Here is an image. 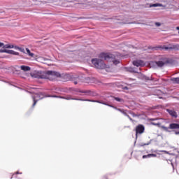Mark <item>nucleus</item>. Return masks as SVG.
<instances>
[{
	"label": "nucleus",
	"instance_id": "f257e3e1",
	"mask_svg": "<svg viewBox=\"0 0 179 179\" xmlns=\"http://www.w3.org/2000/svg\"><path fill=\"white\" fill-rule=\"evenodd\" d=\"M34 78H37L38 79H48V80H57L58 78H61V73L57 71H38L34 74Z\"/></svg>",
	"mask_w": 179,
	"mask_h": 179
},
{
	"label": "nucleus",
	"instance_id": "f03ea898",
	"mask_svg": "<svg viewBox=\"0 0 179 179\" xmlns=\"http://www.w3.org/2000/svg\"><path fill=\"white\" fill-rule=\"evenodd\" d=\"M99 58H101V59L108 61V62H113L114 65H118V64H120V62L115 59V55H113L111 53L102 52L99 54Z\"/></svg>",
	"mask_w": 179,
	"mask_h": 179
},
{
	"label": "nucleus",
	"instance_id": "7ed1b4c3",
	"mask_svg": "<svg viewBox=\"0 0 179 179\" xmlns=\"http://www.w3.org/2000/svg\"><path fill=\"white\" fill-rule=\"evenodd\" d=\"M148 48L151 50H155V51H157L158 50H164L165 51H167V50H179V45H169V46L166 45H158L155 47L150 46Z\"/></svg>",
	"mask_w": 179,
	"mask_h": 179
},
{
	"label": "nucleus",
	"instance_id": "20e7f679",
	"mask_svg": "<svg viewBox=\"0 0 179 179\" xmlns=\"http://www.w3.org/2000/svg\"><path fill=\"white\" fill-rule=\"evenodd\" d=\"M92 64L94 68L96 69H106V64H104V62L101 59H92Z\"/></svg>",
	"mask_w": 179,
	"mask_h": 179
},
{
	"label": "nucleus",
	"instance_id": "39448f33",
	"mask_svg": "<svg viewBox=\"0 0 179 179\" xmlns=\"http://www.w3.org/2000/svg\"><path fill=\"white\" fill-rule=\"evenodd\" d=\"M83 101H91L92 103H99V104H103L104 106H109V107H113V108H115V110H117V111H120L121 113H122V110H121L120 108H117V107L113 106L111 105H108L101 101L85 99L83 100Z\"/></svg>",
	"mask_w": 179,
	"mask_h": 179
},
{
	"label": "nucleus",
	"instance_id": "423d86ee",
	"mask_svg": "<svg viewBox=\"0 0 179 179\" xmlns=\"http://www.w3.org/2000/svg\"><path fill=\"white\" fill-rule=\"evenodd\" d=\"M145 132V127L142 124H138L136 127V135L138 136V134L141 135Z\"/></svg>",
	"mask_w": 179,
	"mask_h": 179
},
{
	"label": "nucleus",
	"instance_id": "0eeeda50",
	"mask_svg": "<svg viewBox=\"0 0 179 179\" xmlns=\"http://www.w3.org/2000/svg\"><path fill=\"white\" fill-rule=\"evenodd\" d=\"M158 59L159 62H163L164 64H171V60L167 58L166 56H159Z\"/></svg>",
	"mask_w": 179,
	"mask_h": 179
},
{
	"label": "nucleus",
	"instance_id": "6e6552de",
	"mask_svg": "<svg viewBox=\"0 0 179 179\" xmlns=\"http://www.w3.org/2000/svg\"><path fill=\"white\" fill-rule=\"evenodd\" d=\"M133 65L139 68V66H145V63L142 60H134L133 61Z\"/></svg>",
	"mask_w": 179,
	"mask_h": 179
},
{
	"label": "nucleus",
	"instance_id": "1a4fd4ad",
	"mask_svg": "<svg viewBox=\"0 0 179 179\" xmlns=\"http://www.w3.org/2000/svg\"><path fill=\"white\" fill-rule=\"evenodd\" d=\"M59 99H64V100H82V99H75V98H72V96L71 95H67V96H57Z\"/></svg>",
	"mask_w": 179,
	"mask_h": 179
},
{
	"label": "nucleus",
	"instance_id": "9d476101",
	"mask_svg": "<svg viewBox=\"0 0 179 179\" xmlns=\"http://www.w3.org/2000/svg\"><path fill=\"white\" fill-rule=\"evenodd\" d=\"M169 129H179L178 123H171L169 127Z\"/></svg>",
	"mask_w": 179,
	"mask_h": 179
},
{
	"label": "nucleus",
	"instance_id": "9b49d317",
	"mask_svg": "<svg viewBox=\"0 0 179 179\" xmlns=\"http://www.w3.org/2000/svg\"><path fill=\"white\" fill-rule=\"evenodd\" d=\"M166 111L171 115V117L177 118V112H176L174 110L167 109Z\"/></svg>",
	"mask_w": 179,
	"mask_h": 179
},
{
	"label": "nucleus",
	"instance_id": "f8f14e48",
	"mask_svg": "<svg viewBox=\"0 0 179 179\" xmlns=\"http://www.w3.org/2000/svg\"><path fill=\"white\" fill-rule=\"evenodd\" d=\"M21 71H24V72H28L29 71H31L30 66L22 65L20 66Z\"/></svg>",
	"mask_w": 179,
	"mask_h": 179
},
{
	"label": "nucleus",
	"instance_id": "ddd939ff",
	"mask_svg": "<svg viewBox=\"0 0 179 179\" xmlns=\"http://www.w3.org/2000/svg\"><path fill=\"white\" fill-rule=\"evenodd\" d=\"M70 2H72V0H65L64 2L62 4V6H64V8H68V6H70Z\"/></svg>",
	"mask_w": 179,
	"mask_h": 179
},
{
	"label": "nucleus",
	"instance_id": "4468645a",
	"mask_svg": "<svg viewBox=\"0 0 179 179\" xmlns=\"http://www.w3.org/2000/svg\"><path fill=\"white\" fill-rule=\"evenodd\" d=\"M155 64L159 66V68H162V66H164V65H166V63H164L163 62H160L159 60L155 62Z\"/></svg>",
	"mask_w": 179,
	"mask_h": 179
},
{
	"label": "nucleus",
	"instance_id": "2eb2a0df",
	"mask_svg": "<svg viewBox=\"0 0 179 179\" xmlns=\"http://www.w3.org/2000/svg\"><path fill=\"white\" fill-rule=\"evenodd\" d=\"M157 155L156 154H148L147 155H143V159H148V157H157Z\"/></svg>",
	"mask_w": 179,
	"mask_h": 179
},
{
	"label": "nucleus",
	"instance_id": "dca6fc26",
	"mask_svg": "<svg viewBox=\"0 0 179 179\" xmlns=\"http://www.w3.org/2000/svg\"><path fill=\"white\" fill-rule=\"evenodd\" d=\"M0 52H8V54L15 55V51L13 50H0Z\"/></svg>",
	"mask_w": 179,
	"mask_h": 179
},
{
	"label": "nucleus",
	"instance_id": "f3484780",
	"mask_svg": "<svg viewBox=\"0 0 179 179\" xmlns=\"http://www.w3.org/2000/svg\"><path fill=\"white\" fill-rule=\"evenodd\" d=\"M26 51H27V54H28L29 57H31L32 58L33 57H34V53H31V52H30V50L29 48H26Z\"/></svg>",
	"mask_w": 179,
	"mask_h": 179
},
{
	"label": "nucleus",
	"instance_id": "a211bd4d",
	"mask_svg": "<svg viewBox=\"0 0 179 179\" xmlns=\"http://www.w3.org/2000/svg\"><path fill=\"white\" fill-rule=\"evenodd\" d=\"M171 82H173V83H178L179 84V78H172L171 79Z\"/></svg>",
	"mask_w": 179,
	"mask_h": 179
},
{
	"label": "nucleus",
	"instance_id": "6ab92c4d",
	"mask_svg": "<svg viewBox=\"0 0 179 179\" xmlns=\"http://www.w3.org/2000/svg\"><path fill=\"white\" fill-rule=\"evenodd\" d=\"M114 99L116 100V101H119V103H124V99H120L119 97H114Z\"/></svg>",
	"mask_w": 179,
	"mask_h": 179
},
{
	"label": "nucleus",
	"instance_id": "aec40b11",
	"mask_svg": "<svg viewBox=\"0 0 179 179\" xmlns=\"http://www.w3.org/2000/svg\"><path fill=\"white\" fill-rule=\"evenodd\" d=\"M15 48H16L17 50H19V51H20L21 52H23L24 54V48H19L17 46H15Z\"/></svg>",
	"mask_w": 179,
	"mask_h": 179
},
{
	"label": "nucleus",
	"instance_id": "412c9836",
	"mask_svg": "<svg viewBox=\"0 0 179 179\" xmlns=\"http://www.w3.org/2000/svg\"><path fill=\"white\" fill-rule=\"evenodd\" d=\"M5 48H15V46H13V45H6Z\"/></svg>",
	"mask_w": 179,
	"mask_h": 179
},
{
	"label": "nucleus",
	"instance_id": "4be33fe9",
	"mask_svg": "<svg viewBox=\"0 0 179 179\" xmlns=\"http://www.w3.org/2000/svg\"><path fill=\"white\" fill-rule=\"evenodd\" d=\"M152 125H156L157 127H160L161 123L160 122H158V123L152 122Z\"/></svg>",
	"mask_w": 179,
	"mask_h": 179
},
{
	"label": "nucleus",
	"instance_id": "5701e85b",
	"mask_svg": "<svg viewBox=\"0 0 179 179\" xmlns=\"http://www.w3.org/2000/svg\"><path fill=\"white\" fill-rule=\"evenodd\" d=\"M161 5L159 3H154L151 6H153L154 8H156L157 6H160Z\"/></svg>",
	"mask_w": 179,
	"mask_h": 179
},
{
	"label": "nucleus",
	"instance_id": "b1692460",
	"mask_svg": "<svg viewBox=\"0 0 179 179\" xmlns=\"http://www.w3.org/2000/svg\"><path fill=\"white\" fill-rule=\"evenodd\" d=\"M79 82H80V79L77 78L76 81H74V84L75 85H78V83H79Z\"/></svg>",
	"mask_w": 179,
	"mask_h": 179
},
{
	"label": "nucleus",
	"instance_id": "393cba45",
	"mask_svg": "<svg viewBox=\"0 0 179 179\" xmlns=\"http://www.w3.org/2000/svg\"><path fill=\"white\" fill-rule=\"evenodd\" d=\"M36 104H37V101L35 99H34L33 107H34V106H36Z\"/></svg>",
	"mask_w": 179,
	"mask_h": 179
},
{
	"label": "nucleus",
	"instance_id": "a878e982",
	"mask_svg": "<svg viewBox=\"0 0 179 179\" xmlns=\"http://www.w3.org/2000/svg\"><path fill=\"white\" fill-rule=\"evenodd\" d=\"M162 129H164V131H167V129H169L168 127H166L164 126H162Z\"/></svg>",
	"mask_w": 179,
	"mask_h": 179
},
{
	"label": "nucleus",
	"instance_id": "bb28decb",
	"mask_svg": "<svg viewBox=\"0 0 179 179\" xmlns=\"http://www.w3.org/2000/svg\"><path fill=\"white\" fill-rule=\"evenodd\" d=\"M16 174H19V172H16L15 173H13V174L12 175L11 178H13L14 176H16Z\"/></svg>",
	"mask_w": 179,
	"mask_h": 179
},
{
	"label": "nucleus",
	"instance_id": "cd10ccee",
	"mask_svg": "<svg viewBox=\"0 0 179 179\" xmlns=\"http://www.w3.org/2000/svg\"><path fill=\"white\" fill-rule=\"evenodd\" d=\"M162 24H160V22H156L155 23V26H157L159 27V26H161Z\"/></svg>",
	"mask_w": 179,
	"mask_h": 179
},
{
	"label": "nucleus",
	"instance_id": "c85d7f7f",
	"mask_svg": "<svg viewBox=\"0 0 179 179\" xmlns=\"http://www.w3.org/2000/svg\"><path fill=\"white\" fill-rule=\"evenodd\" d=\"M14 55H19V52H14Z\"/></svg>",
	"mask_w": 179,
	"mask_h": 179
},
{
	"label": "nucleus",
	"instance_id": "c756f323",
	"mask_svg": "<svg viewBox=\"0 0 179 179\" xmlns=\"http://www.w3.org/2000/svg\"><path fill=\"white\" fill-rule=\"evenodd\" d=\"M123 89L124 90H128V87H124Z\"/></svg>",
	"mask_w": 179,
	"mask_h": 179
},
{
	"label": "nucleus",
	"instance_id": "7c9ffc66",
	"mask_svg": "<svg viewBox=\"0 0 179 179\" xmlns=\"http://www.w3.org/2000/svg\"><path fill=\"white\" fill-rule=\"evenodd\" d=\"M0 47H3V43L0 42Z\"/></svg>",
	"mask_w": 179,
	"mask_h": 179
},
{
	"label": "nucleus",
	"instance_id": "2f4dec72",
	"mask_svg": "<svg viewBox=\"0 0 179 179\" xmlns=\"http://www.w3.org/2000/svg\"><path fill=\"white\" fill-rule=\"evenodd\" d=\"M176 135H179V131H176Z\"/></svg>",
	"mask_w": 179,
	"mask_h": 179
},
{
	"label": "nucleus",
	"instance_id": "473e14b6",
	"mask_svg": "<svg viewBox=\"0 0 179 179\" xmlns=\"http://www.w3.org/2000/svg\"><path fill=\"white\" fill-rule=\"evenodd\" d=\"M146 80H150V79H149V78H145Z\"/></svg>",
	"mask_w": 179,
	"mask_h": 179
},
{
	"label": "nucleus",
	"instance_id": "72a5a7b5",
	"mask_svg": "<svg viewBox=\"0 0 179 179\" xmlns=\"http://www.w3.org/2000/svg\"><path fill=\"white\" fill-rule=\"evenodd\" d=\"M176 30H179V27H176Z\"/></svg>",
	"mask_w": 179,
	"mask_h": 179
},
{
	"label": "nucleus",
	"instance_id": "f704fd0d",
	"mask_svg": "<svg viewBox=\"0 0 179 179\" xmlns=\"http://www.w3.org/2000/svg\"><path fill=\"white\" fill-rule=\"evenodd\" d=\"M151 121H155V119H151Z\"/></svg>",
	"mask_w": 179,
	"mask_h": 179
},
{
	"label": "nucleus",
	"instance_id": "c9c22d12",
	"mask_svg": "<svg viewBox=\"0 0 179 179\" xmlns=\"http://www.w3.org/2000/svg\"><path fill=\"white\" fill-rule=\"evenodd\" d=\"M81 93H85V92H80Z\"/></svg>",
	"mask_w": 179,
	"mask_h": 179
},
{
	"label": "nucleus",
	"instance_id": "e433bc0d",
	"mask_svg": "<svg viewBox=\"0 0 179 179\" xmlns=\"http://www.w3.org/2000/svg\"><path fill=\"white\" fill-rule=\"evenodd\" d=\"M0 13H2V12H1V11H0Z\"/></svg>",
	"mask_w": 179,
	"mask_h": 179
},
{
	"label": "nucleus",
	"instance_id": "4c0bfd02",
	"mask_svg": "<svg viewBox=\"0 0 179 179\" xmlns=\"http://www.w3.org/2000/svg\"><path fill=\"white\" fill-rule=\"evenodd\" d=\"M106 179H108V178H106Z\"/></svg>",
	"mask_w": 179,
	"mask_h": 179
}]
</instances>
